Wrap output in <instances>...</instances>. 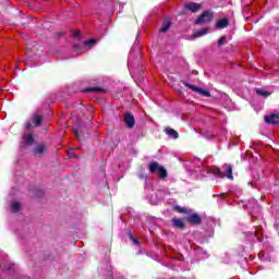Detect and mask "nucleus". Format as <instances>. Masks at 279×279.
<instances>
[{
  "label": "nucleus",
  "mask_w": 279,
  "mask_h": 279,
  "mask_svg": "<svg viewBox=\"0 0 279 279\" xmlns=\"http://www.w3.org/2000/svg\"><path fill=\"white\" fill-rule=\"evenodd\" d=\"M214 174L217 175V178H228V180H234V177L232 175V166L228 163L222 166V170L219 168L214 169Z\"/></svg>",
  "instance_id": "obj_1"
},
{
  "label": "nucleus",
  "mask_w": 279,
  "mask_h": 279,
  "mask_svg": "<svg viewBox=\"0 0 279 279\" xmlns=\"http://www.w3.org/2000/svg\"><path fill=\"white\" fill-rule=\"evenodd\" d=\"M150 173H157L159 178H167V169L159 166L158 162H151L148 166Z\"/></svg>",
  "instance_id": "obj_2"
},
{
  "label": "nucleus",
  "mask_w": 279,
  "mask_h": 279,
  "mask_svg": "<svg viewBox=\"0 0 279 279\" xmlns=\"http://www.w3.org/2000/svg\"><path fill=\"white\" fill-rule=\"evenodd\" d=\"M213 21V13L210 11H205L203 14L195 21L196 25H202V23H210Z\"/></svg>",
  "instance_id": "obj_3"
},
{
  "label": "nucleus",
  "mask_w": 279,
  "mask_h": 279,
  "mask_svg": "<svg viewBox=\"0 0 279 279\" xmlns=\"http://www.w3.org/2000/svg\"><path fill=\"white\" fill-rule=\"evenodd\" d=\"M47 153V145L45 144H37L35 146V148L33 149V154L34 156H38L40 158V156H44V154Z\"/></svg>",
  "instance_id": "obj_4"
},
{
  "label": "nucleus",
  "mask_w": 279,
  "mask_h": 279,
  "mask_svg": "<svg viewBox=\"0 0 279 279\" xmlns=\"http://www.w3.org/2000/svg\"><path fill=\"white\" fill-rule=\"evenodd\" d=\"M184 85L191 90H194L195 93H199V95H203L204 97H210V92L206 89L198 88L195 85H191L189 83H184Z\"/></svg>",
  "instance_id": "obj_5"
},
{
  "label": "nucleus",
  "mask_w": 279,
  "mask_h": 279,
  "mask_svg": "<svg viewBox=\"0 0 279 279\" xmlns=\"http://www.w3.org/2000/svg\"><path fill=\"white\" fill-rule=\"evenodd\" d=\"M124 123L130 130H132L136 125V120H134V116H132V113H125Z\"/></svg>",
  "instance_id": "obj_6"
},
{
  "label": "nucleus",
  "mask_w": 279,
  "mask_h": 279,
  "mask_svg": "<svg viewBox=\"0 0 279 279\" xmlns=\"http://www.w3.org/2000/svg\"><path fill=\"white\" fill-rule=\"evenodd\" d=\"M22 145L24 146L34 145V134L32 133L24 134L22 138Z\"/></svg>",
  "instance_id": "obj_7"
},
{
  "label": "nucleus",
  "mask_w": 279,
  "mask_h": 279,
  "mask_svg": "<svg viewBox=\"0 0 279 279\" xmlns=\"http://www.w3.org/2000/svg\"><path fill=\"white\" fill-rule=\"evenodd\" d=\"M265 122L270 124V125H276L279 123V117L278 114H270V116H265Z\"/></svg>",
  "instance_id": "obj_8"
},
{
  "label": "nucleus",
  "mask_w": 279,
  "mask_h": 279,
  "mask_svg": "<svg viewBox=\"0 0 279 279\" xmlns=\"http://www.w3.org/2000/svg\"><path fill=\"white\" fill-rule=\"evenodd\" d=\"M185 9L190 10V12H198L202 9V4L195 3V2H189L185 4Z\"/></svg>",
  "instance_id": "obj_9"
},
{
  "label": "nucleus",
  "mask_w": 279,
  "mask_h": 279,
  "mask_svg": "<svg viewBox=\"0 0 279 279\" xmlns=\"http://www.w3.org/2000/svg\"><path fill=\"white\" fill-rule=\"evenodd\" d=\"M187 221L190 223L198 225L202 223V218L197 214H192L189 218Z\"/></svg>",
  "instance_id": "obj_10"
},
{
  "label": "nucleus",
  "mask_w": 279,
  "mask_h": 279,
  "mask_svg": "<svg viewBox=\"0 0 279 279\" xmlns=\"http://www.w3.org/2000/svg\"><path fill=\"white\" fill-rule=\"evenodd\" d=\"M228 25H230V22L228 21V19L219 20L216 23L217 29H225V27H228Z\"/></svg>",
  "instance_id": "obj_11"
},
{
  "label": "nucleus",
  "mask_w": 279,
  "mask_h": 279,
  "mask_svg": "<svg viewBox=\"0 0 279 279\" xmlns=\"http://www.w3.org/2000/svg\"><path fill=\"white\" fill-rule=\"evenodd\" d=\"M169 27H171V21L166 20V21L162 23L161 28H160L159 32H161V33L165 34V32H169Z\"/></svg>",
  "instance_id": "obj_12"
},
{
  "label": "nucleus",
  "mask_w": 279,
  "mask_h": 279,
  "mask_svg": "<svg viewBox=\"0 0 279 279\" xmlns=\"http://www.w3.org/2000/svg\"><path fill=\"white\" fill-rule=\"evenodd\" d=\"M165 132L170 138H178V133L175 132V130L167 128Z\"/></svg>",
  "instance_id": "obj_13"
},
{
  "label": "nucleus",
  "mask_w": 279,
  "mask_h": 279,
  "mask_svg": "<svg viewBox=\"0 0 279 279\" xmlns=\"http://www.w3.org/2000/svg\"><path fill=\"white\" fill-rule=\"evenodd\" d=\"M206 34H208V28H202L199 31H197L194 36L195 38H201V36H206Z\"/></svg>",
  "instance_id": "obj_14"
},
{
  "label": "nucleus",
  "mask_w": 279,
  "mask_h": 279,
  "mask_svg": "<svg viewBox=\"0 0 279 279\" xmlns=\"http://www.w3.org/2000/svg\"><path fill=\"white\" fill-rule=\"evenodd\" d=\"M11 210H12V213H19V210H21V203L13 202L11 204Z\"/></svg>",
  "instance_id": "obj_15"
},
{
  "label": "nucleus",
  "mask_w": 279,
  "mask_h": 279,
  "mask_svg": "<svg viewBox=\"0 0 279 279\" xmlns=\"http://www.w3.org/2000/svg\"><path fill=\"white\" fill-rule=\"evenodd\" d=\"M172 223L175 228H184V221L182 219H172Z\"/></svg>",
  "instance_id": "obj_16"
},
{
  "label": "nucleus",
  "mask_w": 279,
  "mask_h": 279,
  "mask_svg": "<svg viewBox=\"0 0 279 279\" xmlns=\"http://www.w3.org/2000/svg\"><path fill=\"white\" fill-rule=\"evenodd\" d=\"M33 123H34L35 128H38V125H40V123H43V117L41 116H35L33 118Z\"/></svg>",
  "instance_id": "obj_17"
},
{
  "label": "nucleus",
  "mask_w": 279,
  "mask_h": 279,
  "mask_svg": "<svg viewBox=\"0 0 279 279\" xmlns=\"http://www.w3.org/2000/svg\"><path fill=\"white\" fill-rule=\"evenodd\" d=\"M256 93H257L258 95H260L262 97H269V95H271V93H269V92H267V90H265V89H262V88H257V89H256Z\"/></svg>",
  "instance_id": "obj_18"
},
{
  "label": "nucleus",
  "mask_w": 279,
  "mask_h": 279,
  "mask_svg": "<svg viewBox=\"0 0 279 279\" xmlns=\"http://www.w3.org/2000/svg\"><path fill=\"white\" fill-rule=\"evenodd\" d=\"M97 43V39H87L84 45L85 47H93Z\"/></svg>",
  "instance_id": "obj_19"
},
{
  "label": "nucleus",
  "mask_w": 279,
  "mask_h": 279,
  "mask_svg": "<svg viewBox=\"0 0 279 279\" xmlns=\"http://www.w3.org/2000/svg\"><path fill=\"white\" fill-rule=\"evenodd\" d=\"M227 40H226V36H222L219 40H218V47H222V45H226Z\"/></svg>",
  "instance_id": "obj_20"
},
{
  "label": "nucleus",
  "mask_w": 279,
  "mask_h": 279,
  "mask_svg": "<svg viewBox=\"0 0 279 279\" xmlns=\"http://www.w3.org/2000/svg\"><path fill=\"white\" fill-rule=\"evenodd\" d=\"M73 36H74V38H80V37L82 36V32H80V31H74V32H73Z\"/></svg>",
  "instance_id": "obj_21"
},
{
  "label": "nucleus",
  "mask_w": 279,
  "mask_h": 279,
  "mask_svg": "<svg viewBox=\"0 0 279 279\" xmlns=\"http://www.w3.org/2000/svg\"><path fill=\"white\" fill-rule=\"evenodd\" d=\"M130 239H132L134 245H141V242H138V241L134 238V235L130 234Z\"/></svg>",
  "instance_id": "obj_22"
},
{
  "label": "nucleus",
  "mask_w": 279,
  "mask_h": 279,
  "mask_svg": "<svg viewBox=\"0 0 279 279\" xmlns=\"http://www.w3.org/2000/svg\"><path fill=\"white\" fill-rule=\"evenodd\" d=\"M93 90L99 92L101 90L100 88L94 87V88H89V89H85V93H90Z\"/></svg>",
  "instance_id": "obj_23"
},
{
  "label": "nucleus",
  "mask_w": 279,
  "mask_h": 279,
  "mask_svg": "<svg viewBox=\"0 0 279 279\" xmlns=\"http://www.w3.org/2000/svg\"><path fill=\"white\" fill-rule=\"evenodd\" d=\"M25 128L26 130H29V128H32V122H26Z\"/></svg>",
  "instance_id": "obj_24"
},
{
  "label": "nucleus",
  "mask_w": 279,
  "mask_h": 279,
  "mask_svg": "<svg viewBox=\"0 0 279 279\" xmlns=\"http://www.w3.org/2000/svg\"><path fill=\"white\" fill-rule=\"evenodd\" d=\"M74 134H75L76 138H80V131H77V129L74 130Z\"/></svg>",
  "instance_id": "obj_25"
},
{
  "label": "nucleus",
  "mask_w": 279,
  "mask_h": 279,
  "mask_svg": "<svg viewBox=\"0 0 279 279\" xmlns=\"http://www.w3.org/2000/svg\"><path fill=\"white\" fill-rule=\"evenodd\" d=\"M26 53H29V48H26Z\"/></svg>",
  "instance_id": "obj_26"
},
{
  "label": "nucleus",
  "mask_w": 279,
  "mask_h": 279,
  "mask_svg": "<svg viewBox=\"0 0 279 279\" xmlns=\"http://www.w3.org/2000/svg\"><path fill=\"white\" fill-rule=\"evenodd\" d=\"M180 213H184V208H181V209H180Z\"/></svg>",
  "instance_id": "obj_27"
},
{
  "label": "nucleus",
  "mask_w": 279,
  "mask_h": 279,
  "mask_svg": "<svg viewBox=\"0 0 279 279\" xmlns=\"http://www.w3.org/2000/svg\"><path fill=\"white\" fill-rule=\"evenodd\" d=\"M255 236H258V230H257V234H255Z\"/></svg>",
  "instance_id": "obj_28"
}]
</instances>
